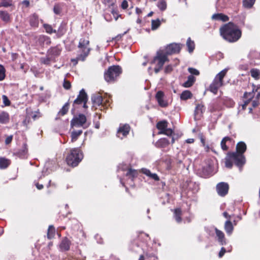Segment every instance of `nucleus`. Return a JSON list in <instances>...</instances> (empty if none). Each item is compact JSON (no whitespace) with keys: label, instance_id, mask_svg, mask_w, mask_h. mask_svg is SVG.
<instances>
[{"label":"nucleus","instance_id":"1","mask_svg":"<svg viewBox=\"0 0 260 260\" xmlns=\"http://www.w3.org/2000/svg\"><path fill=\"white\" fill-rule=\"evenodd\" d=\"M246 150V145L243 142H239L236 146V152L229 153L225 158V166L226 168L231 169L233 163L239 168L240 170L245 164L246 159L243 153Z\"/></svg>","mask_w":260,"mask_h":260},{"label":"nucleus","instance_id":"2","mask_svg":"<svg viewBox=\"0 0 260 260\" xmlns=\"http://www.w3.org/2000/svg\"><path fill=\"white\" fill-rule=\"evenodd\" d=\"M223 38L229 42L237 41L241 37V31L238 26L232 22L224 24L220 28Z\"/></svg>","mask_w":260,"mask_h":260},{"label":"nucleus","instance_id":"3","mask_svg":"<svg viewBox=\"0 0 260 260\" xmlns=\"http://www.w3.org/2000/svg\"><path fill=\"white\" fill-rule=\"evenodd\" d=\"M83 157V154L79 148H73L68 153L66 161L68 165L76 167L81 161Z\"/></svg>","mask_w":260,"mask_h":260},{"label":"nucleus","instance_id":"4","mask_svg":"<svg viewBox=\"0 0 260 260\" xmlns=\"http://www.w3.org/2000/svg\"><path fill=\"white\" fill-rule=\"evenodd\" d=\"M89 41L87 39H81L79 43V53L76 59H72V62L75 65L78 60L84 61L90 50L89 47Z\"/></svg>","mask_w":260,"mask_h":260},{"label":"nucleus","instance_id":"5","mask_svg":"<svg viewBox=\"0 0 260 260\" xmlns=\"http://www.w3.org/2000/svg\"><path fill=\"white\" fill-rule=\"evenodd\" d=\"M228 70L224 69L218 73L215 77L212 82L209 86V90L214 93L217 94L218 89L223 85V78L226 74Z\"/></svg>","mask_w":260,"mask_h":260},{"label":"nucleus","instance_id":"6","mask_svg":"<svg viewBox=\"0 0 260 260\" xmlns=\"http://www.w3.org/2000/svg\"><path fill=\"white\" fill-rule=\"evenodd\" d=\"M167 61H168V57L163 50H159L157 52L155 56L151 61V63L155 66L154 70L156 74L160 71L165 63Z\"/></svg>","mask_w":260,"mask_h":260},{"label":"nucleus","instance_id":"7","mask_svg":"<svg viewBox=\"0 0 260 260\" xmlns=\"http://www.w3.org/2000/svg\"><path fill=\"white\" fill-rule=\"evenodd\" d=\"M121 72V69L119 66H111L105 72V79L108 82H113L119 76Z\"/></svg>","mask_w":260,"mask_h":260},{"label":"nucleus","instance_id":"8","mask_svg":"<svg viewBox=\"0 0 260 260\" xmlns=\"http://www.w3.org/2000/svg\"><path fill=\"white\" fill-rule=\"evenodd\" d=\"M72 127H83L86 128L89 124L86 123V117L82 114H80L77 116L74 117L71 121Z\"/></svg>","mask_w":260,"mask_h":260},{"label":"nucleus","instance_id":"9","mask_svg":"<svg viewBox=\"0 0 260 260\" xmlns=\"http://www.w3.org/2000/svg\"><path fill=\"white\" fill-rule=\"evenodd\" d=\"M156 127L159 131L158 134H164L170 136L173 133L171 128H168V122L166 121H161L157 123Z\"/></svg>","mask_w":260,"mask_h":260},{"label":"nucleus","instance_id":"10","mask_svg":"<svg viewBox=\"0 0 260 260\" xmlns=\"http://www.w3.org/2000/svg\"><path fill=\"white\" fill-rule=\"evenodd\" d=\"M91 100L93 104V107L97 108V107H99L100 109L102 110V107H107L109 105L106 104V102L107 101L106 100L105 101L102 98V96L99 94H95L92 96Z\"/></svg>","mask_w":260,"mask_h":260},{"label":"nucleus","instance_id":"11","mask_svg":"<svg viewBox=\"0 0 260 260\" xmlns=\"http://www.w3.org/2000/svg\"><path fill=\"white\" fill-rule=\"evenodd\" d=\"M181 48V45L179 44L173 43L167 46L165 50H162L167 56L174 53H178Z\"/></svg>","mask_w":260,"mask_h":260},{"label":"nucleus","instance_id":"12","mask_svg":"<svg viewBox=\"0 0 260 260\" xmlns=\"http://www.w3.org/2000/svg\"><path fill=\"white\" fill-rule=\"evenodd\" d=\"M216 188L218 194L224 197L228 193L229 186L227 183L221 182L216 185Z\"/></svg>","mask_w":260,"mask_h":260},{"label":"nucleus","instance_id":"13","mask_svg":"<svg viewBox=\"0 0 260 260\" xmlns=\"http://www.w3.org/2000/svg\"><path fill=\"white\" fill-rule=\"evenodd\" d=\"M130 127L127 124H120L117 132V136L121 139L126 136L129 133Z\"/></svg>","mask_w":260,"mask_h":260},{"label":"nucleus","instance_id":"14","mask_svg":"<svg viewBox=\"0 0 260 260\" xmlns=\"http://www.w3.org/2000/svg\"><path fill=\"white\" fill-rule=\"evenodd\" d=\"M87 101V96L84 89L80 90L78 97L75 100L74 104H84L83 107L86 108V102Z\"/></svg>","mask_w":260,"mask_h":260},{"label":"nucleus","instance_id":"15","mask_svg":"<svg viewBox=\"0 0 260 260\" xmlns=\"http://www.w3.org/2000/svg\"><path fill=\"white\" fill-rule=\"evenodd\" d=\"M213 229L215 230L216 237L217 238L218 242L221 245H224L226 244V240L224 237V233L219 230H218L216 228H213Z\"/></svg>","mask_w":260,"mask_h":260},{"label":"nucleus","instance_id":"16","mask_svg":"<svg viewBox=\"0 0 260 260\" xmlns=\"http://www.w3.org/2000/svg\"><path fill=\"white\" fill-rule=\"evenodd\" d=\"M155 98L160 106L162 107L167 106L168 103L167 101L164 100V94L162 91H158L156 94Z\"/></svg>","mask_w":260,"mask_h":260},{"label":"nucleus","instance_id":"17","mask_svg":"<svg viewBox=\"0 0 260 260\" xmlns=\"http://www.w3.org/2000/svg\"><path fill=\"white\" fill-rule=\"evenodd\" d=\"M204 111V106L202 104H198L194 110V119L196 120L200 119Z\"/></svg>","mask_w":260,"mask_h":260},{"label":"nucleus","instance_id":"18","mask_svg":"<svg viewBox=\"0 0 260 260\" xmlns=\"http://www.w3.org/2000/svg\"><path fill=\"white\" fill-rule=\"evenodd\" d=\"M211 18L214 21H221L222 22H226L229 21V17L222 13H215L214 14Z\"/></svg>","mask_w":260,"mask_h":260},{"label":"nucleus","instance_id":"19","mask_svg":"<svg viewBox=\"0 0 260 260\" xmlns=\"http://www.w3.org/2000/svg\"><path fill=\"white\" fill-rule=\"evenodd\" d=\"M254 96V91L253 90L251 92H245L244 94V104L242 105L243 109H244L246 106L249 104L250 101Z\"/></svg>","mask_w":260,"mask_h":260},{"label":"nucleus","instance_id":"20","mask_svg":"<svg viewBox=\"0 0 260 260\" xmlns=\"http://www.w3.org/2000/svg\"><path fill=\"white\" fill-rule=\"evenodd\" d=\"M141 172L151 179L155 181H158L159 180V177L156 173H151L150 171L147 169L143 168L141 169Z\"/></svg>","mask_w":260,"mask_h":260},{"label":"nucleus","instance_id":"21","mask_svg":"<svg viewBox=\"0 0 260 260\" xmlns=\"http://www.w3.org/2000/svg\"><path fill=\"white\" fill-rule=\"evenodd\" d=\"M70 241L67 238L63 239L59 245L60 249L61 251L68 250L70 249Z\"/></svg>","mask_w":260,"mask_h":260},{"label":"nucleus","instance_id":"22","mask_svg":"<svg viewBox=\"0 0 260 260\" xmlns=\"http://www.w3.org/2000/svg\"><path fill=\"white\" fill-rule=\"evenodd\" d=\"M234 226L231 221L228 220L224 223V230L228 235H231L233 231Z\"/></svg>","mask_w":260,"mask_h":260},{"label":"nucleus","instance_id":"23","mask_svg":"<svg viewBox=\"0 0 260 260\" xmlns=\"http://www.w3.org/2000/svg\"><path fill=\"white\" fill-rule=\"evenodd\" d=\"M30 24L32 27H38L39 25V17L36 14H34L29 17Z\"/></svg>","mask_w":260,"mask_h":260},{"label":"nucleus","instance_id":"24","mask_svg":"<svg viewBox=\"0 0 260 260\" xmlns=\"http://www.w3.org/2000/svg\"><path fill=\"white\" fill-rule=\"evenodd\" d=\"M169 144V141L166 138H161L158 140L155 144L157 147L164 148L168 146Z\"/></svg>","mask_w":260,"mask_h":260},{"label":"nucleus","instance_id":"25","mask_svg":"<svg viewBox=\"0 0 260 260\" xmlns=\"http://www.w3.org/2000/svg\"><path fill=\"white\" fill-rule=\"evenodd\" d=\"M182 211L180 208H177L174 211V217L176 221L178 223H181L182 221Z\"/></svg>","mask_w":260,"mask_h":260},{"label":"nucleus","instance_id":"26","mask_svg":"<svg viewBox=\"0 0 260 260\" xmlns=\"http://www.w3.org/2000/svg\"><path fill=\"white\" fill-rule=\"evenodd\" d=\"M9 120V115L8 113L6 112H2L0 113V123H6L8 122Z\"/></svg>","mask_w":260,"mask_h":260},{"label":"nucleus","instance_id":"27","mask_svg":"<svg viewBox=\"0 0 260 260\" xmlns=\"http://www.w3.org/2000/svg\"><path fill=\"white\" fill-rule=\"evenodd\" d=\"M0 18L5 22H8L10 20V14L5 11H0Z\"/></svg>","mask_w":260,"mask_h":260},{"label":"nucleus","instance_id":"28","mask_svg":"<svg viewBox=\"0 0 260 260\" xmlns=\"http://www.w3.org/2000/svg\"><path fill=\"white\" fill-rule=\"evenodd\" d=\"M194 81V77L192 75H190L188 77L187 80L183 83V86L186 88L189 87L192 85Z\"/></svg>","mask_w":260,"mask_h":260},{"label":"nucleus","instance_id":"29","mask_svg":"<svg viewBox=\"0 0 260 260\" xmlns=\"http://www.w3.org/2000/svg\"><path fill=\"white\" fill-rule=\"evenodd\" d=\"M10 164V160L3 158L0 157V168L1 169H5L7 168L9 165Z\"/></svg>","mask_w":260,"mask_h":260},{"label":"nucleus","instance_id":"30","mask_svg":"<svg viewBox=\"0 0 260 260\" xmlns=\"http://www.w3.org/2000/svg\"><path fill=\"white\" fill-rule=\"evenodd\" d=\"M157 7L160 11L166 10L167 7L166 1L165 0H159L157 3Z\"/></svg>","mask_w":260,"mask_h":260},{"label":"nucleus","instance_id":"31","mask_svg":"<svg viewBox=\"0 0 260 260\" xmlns=\"http://www.w3.org/2000/svg\"><path fill=\"white\" fill-rule=\"evenodd\" d=\"M186 46L189 53H191L193 51L195 47L194 43L193 41H191L190 38H188L187 40Z\"/></svg>","mask_w":260,"mask_h":260},{"label":"nucleus","instance_id":"32","mask_svg":"<svg viewBox=\"0 0 260 260\" xmlns=\"http://www.w3.org/2000/svg\"><path fill=\"white\" fill-rule=\"evenodd\" d=\"M249 58L254 60H260V53L254 50L251 51L248 55Z\"/></svg>","mask_w":260,"mask_h":260},{"label":"nucleus","instance_id":"33","mask_svg":"<svg viewBox=\"0 0 260 260\" xmlns=\"http://www.w3.org/2000/svg\"><path fill=\"white\" fill-rule=\"evenodd\" d=\"M82 133V130H78L77 131H73L71 133V141L72 142L76 141L78 137Z\"/></svg>","mask_w":260,"mask_h":260},{"label":"nucleus","instance_id":"34","mask_svg":"<svg viewBox=\"0 0 260 260\" xmlns=\"http://www.w3.org/2000/svg\"><path fill=\"white\" fill-rule=\"evenodd\" d=\"M192 96V93L189 90H185L183 91L180 95V98L182 100H186L190 99Z\"/></svg>","mask_w":260,"mask_h":260},{"label":"nucleus","instance_id":"35","mask_svg":"<svg viewBox=\"0 0 260 260\" xmlns=\"http://www.w3.org/2000/svg\"><path fill=\"white\" fill-rule=\"evenodd\" d=\"M126 175L131 178L132 180H133V178L137 176L138 172L137 170L129 169L126 174Z\"/></svg>","mask_w":260,"mask_h":260},{"label":"nucleus","instance_id":"36","mask_svg":"<svg viewBox=\"0 0 260 260\" xmlns=\"http://www.w3.org/2000/svg\"><path fill=\"white\" fill-rule=\"evenodd\" d=\"M255 0H243V6L244 8L250 9L255 3Z\"/></svg>","mask_w":260,"mask_h":260},{"label":"nucleus","instance_id":"37","mask_svg":"<svg viewBox=\"0 0 260 260\" xmlns=\"http://www.w3.org/2000/svg\"><path fill=\"white\" fill-rule=\"evenodd\" d=\"M161 22L159 19L156 20H152L151 21V29L153 30L157 29L160 25Z\"/></svg>","mask_w":260,"mask_h":260},{"label":"nucleus","instance_id":"38","mask_svg":"<svg viewBox=\"0 0 260 260\" xmlns=\"http://www.w3.org/2000/svg\"><path fill=\"white\" fill-rule=\"evenodd\" d=\"M61 50L58 47H54L49 50L50 54L54 56H58L60 53Z\"/></svg>","mask_w":260,"mask_h":260},{"label":"nucleus","instance_id":"39","mask_svg":"<svg viewBox=\"0 0 260 260\" xmlns=\"http://www.w3.org/2000/svg\"><path fill=\"white\" fill-rule=\"evenodd\" d=\"M231 139L229 137H225L221 141V147L223 150H226L228 149V147L225 145V143L227 141H230Z\"/></svg>","mask_w":260,"mask_h":260},{"label":"nucleus","instance_id":"40","mask_svg":"<svg viewBox=\"0 0 260 260\" xmlns=\"http://www.w3.org/2000/svg\"><path fill=\"white\" fill-rule=\"evenodd\" d=\"M251 76L255 79L259 78L260 71L257 69H252L250 71Z\"/></svg>","mask_w":260,"mask_h":260},{"label":"nucleus","instance_id":"41","mask_svg":"<svg viewBox=\"0 0 260 260\" xmlns=\"http://www.w3.org/2000/svg\"><path fill=\"white\" fill-rule=\"evenodd\" d=\"M55 235V229L52 225H50L48 228L47 236L48 239L52 238Z\"/></svg>","mask_w":260,"mask_h":260},{"label":"nucleus","instance_id":"42","mask_svg":"<svg viewBox=\"0 0 260 260\" xmlns=\"http://www.w3.org/2000/svg\"><path fill=\"white\" fill-rule=\"evenodd\" d=\"M69 108V104L67 103L64 104V105L62 107V109L59 111L58 114L63 116L66 114L68 111Z\"/></svg>","mask_w":260,"mask_h":260},{"label":"nucleus","instance_id":"43","mask_svg":"<svg viewBox=\"0 0 260 260\" xmlns=\"http://www.w3.org/2000/svg\"><path fill=\"white\" fill-rule=\"evenodd\" d=\"M27 149L26 147V145L24 144L22 149L18 152L19 156L22 158H24L27 153Z\"/></svg>","mask_w":260,"mask_h":260},{"label":"nucleus","instance_id":"44","mask_svg":"<svg viewBox=\"0 0 260 260\" xmlns=\"http://www.w3.org/2000/svg\"><path fill=\"white\" fill-rule=\"evenodd\" d=\"M12 0H2L1 6L4 7H8L12 5Z\"/></svg>","mask_w":260,"mask_h":260},{"label":"nucleus","instance_id":"45","mask_svg":"<svg viewBox=\"0 0 260 260\" xmlns=\"http://www.w3.org/2000/svg\"><path fill=\"white\" fill-rule=\"evenodd\" d=\"M6 70L3 66L0 64V81L3 80L5 78Z\"/></svg>","mask_w":260,"mask_h":260},{"label":"nucleus","instance_id":"46","mask_svg":"<svg viewBox=\"0 0 260 260\" xmlns=\"http://www.w3.org/2000/svg\"><path fill=\"white\" fill-rule=\"evenodd\" d=\"M44 27L46 31L48 34H52L56 32L55 30L53 29L51 26L49 24H44Z\"/></svg>","mask_w":260,"mask_h":260},{"label":"nucleus","instance_id":"47","mask_svg":"<svg viewBox=\"0 0 260 260\" xmlns=\"http://www.w3.org/2000/svg\"><path fill=\"white\" fill-rule=\"evenodd\" d=\"M2 100L5 106H8L10 105V101L6 95H3L2 96Z\"/></svg>","mask_w":260,"mask_h":260},{"label":"nucleus","instance_id":"48","mask_svg":"<svg viewBox=\"0 0 260 260\" xmlns=\"http://www.w3.org/2000/svg\"><path fill=\"white\" fill-rule=\"evenodd\" d=\"M188 72L191 74H193L194 75H199V73H200L199 71L196 69L192 68H189L188 69Z\"/></svg>","mask_w":260,"mask_h":260},{"label":"nucleus","instance_id":"49","mask_svg":"<svg viewBox=\"0 0 260 260\" xmlns=\"http://www.w3.org/2000/svg\"><path fill=\"white\" fill-rule=\"evenodd\" d=\"M63 87L66 89H69L71 86V83L67 80H64L63 84Z\"/></svg>","mask_w":260,"mask_h":260},{"label":"nucleus","instance_id":"50","mask_svg":"<svg viewBox=\"0 0 260 260\" xmlns=\"http://www.w3.org/2000/svg\"><path fill=\"white\" fill-rule=\"evenodd\" d=\"M111 13H112V15H113V17H114L115 20L116 21L118 19V17L119 16H120V15L118 14V13H117V10H114V9L112 11Z\"/></svg>","mask_w":260,"mask_h":260},{"label":"nucleus","instance_id":"51","mask_svg":"<svg viewBox=\"0 0 260 260\" xmlns=\"http://www.w3.org/2000/svg\"><path fill=\"white\" fill-rule=\"evenodd\" d=\"M128 6V2H127L126 0H124L121 3V8L123 9H126L127 8Z\"/></svg>","mask_w":260,"mask_h":260},{"label":"nucleus","instance_id":"52","mask_svg":"<svg viewBox=\"0 0 260 260\" xmlns=\"http://www.w3.org/2000/svg\"><path fill=\"white\" fill-rule=\"evenodd\" d=\"M41 61L44 64H48L50 62V59L48 57L46 58H41Z\"/></svg>","mask_w":260,"mask_h":260},{"label":"nucleus","instance_id":"53","mask_svg":"<svg viewBox=\"0 0 260 260\" xmlns=\"http://www.w3.org/2000/svg\"><path fill=\"white\" fill-rule=\"evenodd\" d=\"M53 11L56 14H59L60 12V8L57 6H54Z\"/></svg>","mask_w":260,"mask_h":260},{"label":"nucleus","instance_id":"54","mask_svg":"<svg viewBox=\"0 0 260 260\" xmlns=\"http://www.w3.org/2000/svg\"><path fill=\"white\" fill-rule=\"evenodd\" d=\"M226 251L224 247H222L219 253V257H221L224 254Z\"/></svg>","mask_w":260,"mask_h":260},{"label":"nucleus","instance_id":"55","mask_svg":"<svg viewBox=\"0 0 260 260\" xmlns=\"http://www.w3.org/2000/svg\"><path fill=\"white\" fill-rule=\"evenodd\" d=\"M172 70V67L169 65L165 68V72L166 73H169Z\"/></svg>","mask_w":260,"mask_h":260},{"label":"nucleus","instance_id":"56","mask_svg":"<svg viewBox=\"0 0 260 260\" xmlns=\"http://www.w3.org/2000/svg\"><path fill=\"white\" fill-rule=\"evenodd\" d=\"M212 172V166L210 165H209V167L206 171V173L205 175H209L210 173H211Z\"/></svg>","mask_w":260,"mask_h":260},{"label":"nucleus","instance_id":"57","mask_svg":"<svg viewBox=\"0 0 260 260\" xmlns=\"http://www.w3.org/2000/svg\"><path fill=\"white\" fill-rule=\"evenodd\" d=\"M199 138L201 141V143L203 145H205V140L202 134H201L199 135Z\"/></svg>","mask_w":260,"mask_h":260},{"label":"nucleus","instance_id":"58","mask_svg":"<svg viewBox=\"0 0 260 260\" xmlns=\"http://www.w3.org/2000/svg\"><path fill=\"white\" fill-rule=\"evenodd\" d=\"M12 136L8 137L5 140L6 144H9L12 141Z\"/></svg>","mask_w":260,"mask_h":260},{"label":"nucleus","instance_id":"59","mask_svg":"<svg viewBox=\"0 0 260 260\" xmlns=\"http://www.w3.org/2000/svg\"><path fill=\"white\" fill-rule=\"evenodd\" d=\"M35 185L39 190H41L43 188V185L42 184H40L39 183H35Z\"/></svg>","mask_w":260,"mask_h":260},{"label":"nucleus","instance_id":"60","mask_svg":"<svg viewBox=\"0 0 260 260\" xmlns=\"http://www.w3.org/2000/svg\"><path fill=\"white\" fill-rule=\"evenodd\" d=\"M47 171V169H44L42 171V176H41L39 179L41 178L42 176L44 177L45 175H47L48 174L46 173Z\"/></svg>","mask_w":260,"mask_h":260},{"label":"nucleus","instance_id":"61","mask_svg":"<svg viewBox=\"0 0 260 260\" xmlns=\"http://www.w3.org/2000/svg\"><path fill=\"white\" fill-rule=\"evenodd\" d=\"M126 33V32H125L123 34H120V35H117L115 38V39L116 40V41H118L119 40L121 37Z\"/></svg>","mask_w":260,"mask_h":260},{"label":"nucleus","instance_id":"62","mask_svg":"<svg viewBox=\"0 0 260 260\" xmlns=\"http://www.w3.org/2000/svg\"><path fill=\"white\" fill-rule=\"evenodd\" d=\"M38 114H39V113H38ZM40 116V115H38V112L33 113L32 115V117L34 120H35L37 118L39 117Z\"/></svg>","mask_w":260,"mask_h":260},{"label":"nucleus","instance_id":"63","mask_svg":"<svg viewBox=\"0 0 260 260\" xmlns=\"http://www.w3.org/2000/svg\"><path fill=\"white\" fill-rule=\"evenodd\" d=\"M22 4L27 7L29 5V2L27 0H24L22 2Z\"/></svg>","mask_w":260,"mask_h":260},{"label":"nucleus","instance_id":"64","mask_svg":"<svg viewBox=\"0 0 260 260\" xmlns=\"http://www.w3.org/2000/svg\"><path fill=\"white\" fill-rule=\"evenodd\" d=\"M142 12V10L138 8H136V13L138 15H140Z\"/></svg>","mask_w":260,"mask_h":260}]
</instances>
